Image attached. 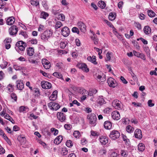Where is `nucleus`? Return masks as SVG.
<instances>
[{"label": "nucleus", "instance_id": "nucleus-22", "mask_svg": "<svg viewBox=\"0 0 157 157\" xmlns=\"http://www.w3.org/2000/svg\"><path fill=\"white\" fill-rule=\"evenodd\" d=\"M87 59L94 64H97V62L96 61V57L94 56H93L92 57L89 56L87 57Z\"/></svg>", "mask_w": 157, "mask_h": 157}, {"label": "nucleus", "instance_id": "nucleus-59", "mask_svg": "<svg viewBox=\"0 0 157 157\" xmlns=\"http://www.w3.org/2000/svg\"><path fill=\"white\" fill-rule=\"evenodd\" d=\"M132 73H131V74L132 77L133 79L136 81H137V78L136 77V75L132 71Z\"/></svg>", "mask_w": 157, "mask_h": 157}, {"label": "nucleus", "instance_id": "nucleus-27", "mask_svg": "<svg viewBox=\"0 0 157 157\" xmlns=\"http://www.w3.org/2000/svg\"><path fill=\"white\" fill-rule=\"evenodd\" d=\"M57 91H54L52 94L49 97V99L50 100L52 101H55L56 98V94H57Z\"/></svg>", "mask_w": 157, "mask_h": 157}, {"label": "nucleus", "instance_id": "nucleus-31", "mask_svg": "<svg viewBox=\"0 0 157 157\" xmlns=\"http://www.w3.org/2000/svg\"><path fill=\"white\" fill-rule=\"evenodd\" d=\"M145 147L144 144L142 143H140L138 145V149L140 151H143L145 149Z\"/></svg>", "mask_w": 157, "mask_h": 157}, {"label": "nucleus", "instance_id": "nucleus-25", "mask_svg": "<svg viewBox=\"0 0 157 157\" xmlns=\"http://www.w3.org/2000/svg\"><path fill=\"white\" fill-rule=\"evenodd\" d=\"M32 90H33L35 96L38 97L40 95V92L39 89L37 88H34Z\"/></svg>", "mask_w": 157, "mask_h": 157}, {"label": "nucleus", "instance_id": "nucleus-26", "mask_svg": "<svg viewBox=\"0 0 157 157\" xmlns=\"http://www.w3.org/2000/svg\"><path fill=\"white\" fill-rule=\"evenodd\" d=\"M144 33L146 34H149L151 32V29L148 26H146L144 29Z\"/></svg>", "mask_w": 157, "mask_h": 157}, {"label": "nucleus", "instance_id": "nucleus-4", "mask_svg": "<svg viewBox=\"0 0 157 157\" xmlns=\"http://www.w3.org/2000/svg\"><path fill=\"white\" fill-rule=\"evenodd\" d=\"M53 33V31L52 30L45 31L41 36V39H48L50 37L52 36Z\"/></svg>", "mask_w": 157, "mask_h": 157}, {"label": "nucleus", "instance_id": "nucleus-14", "mask_svg": "<svg viewBox=\"0 0 157 157\" xmlns=\"http://www.w3.org/2000/svg\"><path fill=\"white\" fill-rule=\"evenodd\" d=\"M99 140L102 145H105L108 142V138L105 136H101L100 137Z\"/></svg>", "mask_w": 157, "mask_h": 157}, {"label": "nucleus", "instance_id": "nucleus-23", "mask_svg": "<svg viewBox=\"0 0 157 157\" xmlns=\"http://www.w3.org/2000/svg\"><path fill=\"white\" fill-rule=\"evenodd\" d=\"M63 139V136H57L54 140V143L56 144H60L62 141Z\"/></svg>", "mask_w": 157, "mask_h": 157}, {"label": "nucleus", "instance_id": "nucleus-44", "mask_svg": "<svg viewBox=\"0 0 157 157\" xmlns=\"http://www.w3.org/2000/svg\"><path fill=\"white\" fill-rule=\"evenodd\" d=\"M8 63L6 61H3L2 64L0 65V67L2 69H4L6 67Z\"/></svg>", "mask_w": 157, "mask_h": 157}, {"label": "nucleus", "instance_id": "nucleus-42", "mask_svg": "<svg viewBox=\"0 0 157 157\" xmlns=\"http://www.w3.org/2000/svg\"><path fill=\"white\" fill-rule=\"evenodd\" d=\"M121 154L122 156L124 157H126L128 155V152L125 150H122L121 151Z\"/></svg>", "mask_w": 157, "mask_h": 157}, {"label": "nucleus", "instance_id": "nucleus-45", "mask_svg": "<svg viewBox=\"0 0 157 157\" xmlns=\"http://www.w3.org/2000/svg\"><path fill=\"white\" fill-rule=\"evenodd\" d=\"M42 3L43 7L46 9L48 8V6L47 3V1L45 0H41Z\"/></svg>", "mask_w": 157, "mask_h": 157}, {"label": "nucleus", "instance_id": "nucleus-21", "mask_svg": "<svg viewBox=\"0 0 157 157\" xmlns=\"http://www.w3.org/2000/svg\"><path fill=\"white\" fill-rule=\"evenodd\" d=\"M11 42V40H4L3 43L5 45L6 48L8 49L11 47L10 43Z\"/></svg>", "mask_w": 157, "mask_h": 157}, {"label": "nucleus", "instance_id": "nucleus-34", "mask_svg": "<svg viewBox=\"0 0 157 157\" xmlns=\"http://www.w3.org/2000/svg\"><path fill=\"white\" fill-rule=\"evenodd\" d=\"M54 76L58 78L63 79V76L62 75L58 72H55L53 74Z\"/></svg>", "mask_w": 157, "mask_h": 157}, {"label": "nucleus", "instance_id": "nucleus-5", "mask_svg": "<svg viewBox=\"0 0 157 157\" xmlns=\"http://www.w3.org/2000/svg\"><path fill=\"white\" fill-rule=\"evenodd\" d=\"M48 106L51 109L55 110H57L60 107V106L58 103L53 102H49Z\"/></svg>", "mask_w": 157, "mask_h": 157}, {"label": "nucleus", "instance_id": "nucleus-61", "mask_svg": "<svg viewBox=\"0 0 157 157\" xmlns=\"http://www.w3.org/2000/svg\"><path fill=\"white\" fill-rule=\"evenodd\" d=\"M94 49L96 50V52H98V55H100V54H101L102 51L101 49H100L96 47L94 48Z\"/></svg>", "mask_w": 157, "mask_h": 157}, {"label": "nucleus", "instance_id": "nucleus-40", "mask_svg": "<svg viewBox=\"0 0 157 157\" xmlns=\"http://www.w3.org/2000/svg\"><path fill=\"white\" fill-rule=\"evenodd\" d=\"M144 50L147 54V56L149 58L150 57V50L147 47H145Z\"/></svg>", "mask_w": 157, "mask_h": 157}, {"label": "nucleus", "instance_id": "nucleus-11", "mask_svg": "<svg viewBox=\"0 0 157 157\" xmlns=\"http://www.w3.org/2000/svg\"><path fill=\"white\" fill-rule=\"evenodd\" d=\"M107 82L110 87H114L117 85L115 79L112 78H109L107 80Z\"/></svg>", "mask_w": 157, "mask_h": 157}, {"label": "nucleus", "instance_id": "nucleus-9", "mask_svg": "<svg viewBox=\"0 0 157 157\" xmlns=\"http://www.w3.org/2000/svg\"><path fill=\"white\" fill-rule=\"evenodd\" d=\"M121 102L117 100H115L112 102V105L116 109L119 110L121 109Z\"/></svg>", "mask_w": 157, "mask_h": 157}, {"label": "nucleus", "instance_id": "nucleus-28", "mask_svg": "<svg viewBox=\"0 0 157 157\" xmlns=\"http://www.w3.org/2000/svg\"><path fill=\"white\" fill-rule=\"evenodd\" d=\"M6 89L8 92L11 93L14 90V85L10 84L7 86Z\"/></svg>", "mask_w": 157, "mask_h": 157}, {"label": "nucleus", "instance_id": "nucleus-62", "mask_svg": "<svg viewBox=\"0 0 157 157\" xmlns=\"http://www.w3.org/2000/svg\"><path fill=\"white\" fill-rule=\"evenodd\" d=\"M120 79L122 81V82L124 84H126L128 83L127 81L125 79L123 76H121Z\"/></svg>", "mask_w": 157, "mask_h": 157}, {"label": "nucleus", "instance_id": "nucleus-35", "mask_svg": "<svg viewBox=\"0 0 157 157\" xmlns=\"http://www.w3.org/2000/svg\"><path fill=\"white\" fill-rule=\"evenodd\" d=\"M98 6L101 8L103 9L105 7L106 4L105 2L102 1H100L98 2Z\"/></svg>", "mask_w": 157, "mask_h": 157}, {"label": "nucleus", "instance_id": "nucleus-18", "mask_svg": "<svg viewBox=\"0 0 157 157\" xmlns=\"http://www.w3.org/2000/svg\"><path fill=\"white\" fill-rule=\"evenodd\" d=\"M15 21L14 18L13 17H10L7 19L6 20V23L8 25H12Z\"/></svg>", "mask_w": 157, "mask_h": 157}, {"label": "nucleus", "instance_id": "nucleus-46", "mask_svg": "<svg viewBox=\"0 0 157 157\" xmlns=\"http://www.w3.org/2000/svg\"><path fill=\"white\" fill-rule=\"evenodd\" d=\"M30 3L32 5L35 6H37L39 4V2L37 1L31 0Z\"/></svg>", "mask_w": 157, "mask_h": 157}, {"label": "nucleus", "instance_id": "nucleus-60", "mask_svg": "<svg viewBox=\"0 0 157 157\" xmlns=\"http://www.w3.org/2000/svg\"><path fill=\"white\" fill-rule=\"evenodd\" d=\"M87 142V141L85 138H83L81 140V144L83 145H85Z\"/></svg>", "mask_w": 157, "mask_h": 157}, {"label": "nucleus", "instance_id": "nucleus-32", "mask_svg": "<svg viewBox=\"0 0 157 157\" xmlns=\"http://www.w3.org/2000/svg\"><path fill=\"white\" fill-rule=\"evenodd\" d=\"M98 103L100 105H102L105 103V102L102 97H99L98 100Z\"/></svg>", "mask_w": 157, "mask_h": 157}, {"label": "nucleus", "instance_id": "nucleus-47", "mask_svg": "<svg viewBox=\"0 0 157 157\" xmlns=\"http://www.w3.org/2000/svg\"><path fill=\"white\" fill-rule=\"evenodd\" d=\"M66 144L67 147H72L73 145L72 141L70 140H67L66 143Z\"/></svg>", "mask_w": 157, "mask_h": 157}, {"label": "nucleus", "instance_id": "nucleus-57", "mask_svg": "<svg viewBox=\"0 0 157 157\" xmlns=\"http://www.w3.org/2000/svg\"><path fill=\"white\" fill-rule=\"evenodd\" d=\"M5 140L6 141L7 143L10 145H11V143L10 141V140L7 137L6 135L5 137H3Z\"/></svg>", "mask_w": 157, "mask_h": 157}, {"label": "nucleus", "instance_id": "nucleus-55", "mask_svg": "<svg viewBox=\"0 0 157 157\" xmlns=\"http://www.w3.org/2000/svg\"><path fill=\"white\" fill-rule=\"evenodd\" d=\"M64 128H65L67 130H70L71 128V126L70 124H66L64 125Z\"/></svg>", "mask_w": 157, "mask_h": 157}, {"label": "nucleus", "instance_id": "nucleus-12", "mask_svg": "<svg viewBox=\"0 0 157 157\" xmlns=\"http://www.w3.org/2000/svg\"><path fill=\"white\" fill-rule=\"evenodd\" d=\"M42 63L44 67L46 69H48L50 67L51 64L50 62L46 59H43Z\"/></svg>", "mask_w": 157, "mask_h": 157}, {"label": "nucleus", "instance_id": "nucleus-10", "mask_svg": "<svg viewBox=\"0 0 157 157\" xmlns=\"http://www.w3.org/2000/svg\"><path fill=\"white\" fill-rule=\"evenodd\" d=\"M18 31L17 27L15 25H13L9 29V32L10 35H16Z\"/></svg>", "mask_w": 157, "mask_h": 157}, {"label": "nucleus", "instance_id": "nucleus-13", "mask_svg": "<svg viewBox=\"0 0 157 157\" xmlns=\"http://www.w3.org/2000/svg\"><path fill=\"white\" fill-rule=\"evenodd\" d=\"M16 86L18 90H22L24 88V84L21 80H18L16 81Z\"/></svg>", "mask_w": 157, "mask_h": 157}, {"label": "nucleus", "instance_id": "nucleus-15", "mask_svg": "<svg viewBox=\"0 0 157 157\" xmlns=\"http://www.w3.org/2000/svg\"><path fill=\"white\" fill-rule=\"evenodd\" d=\"M112 117L113 119L115 120H118L120 118V113L117 111H114L112 113Z\"/></svg>", "mask_w": 157, "mask_h": 157}, {"label": "nucleus", "instance_id": "nucleus-49", "mask_svg": "<svg viewBox=\"0 0 157 157\" xmlns=\"http://www.w3.org/2000/svg\"><path fill=\"white\" fill-rule=\"evenodd\" d=\"M72 31L73 33H76L77 34H79V31L78 29L76 27H74L72 29Z\"/></svg>", "mask_w": 157, "mask_h": 157}, {"label": "nucleus", "instance_id": "nucleus-50", "mask_svg": "<svg viewBox=\"0 0 157 157\" xmlns=\"http://www.w3.org/2000/svg\"><path fill=\"white\" fill-rule=\"evenodd\" d=\"M123 140L125 142L128 143L129 142V140L128 139L126 136L124 134L122 135Z\"/></svg>", "mask_w": 157, "mask_h": 157}, {"label": "nucleus", "instance_id": "nucleus-41", "mask_svg": "<svg viewBox=\"0 0 157 157\" xmlns=\"http://www.w3.org/2000/svg\"><path fill=\"white\" fill-rule=\"evenodd\" d=\"M63 26V24L60 21H58L55 25V28L57 29Z\"/></svg>", "mask_w": 157, "mask_h": 157}, {"label": "nucleus", "instance_id": "nucleus-19", "mask_svg": "<svg viewBox=\"0 0 157 157\" xmlns=\"http://www.w3.org/2000/svg\"><path fill=\"white\" fill-rule=\"evenodd\" d=\"M104 126L105 129H110L112 128V124L110 121H106L104 122Z\"/></svg>", "mask_w": 157, "mask_h": 157}, {"label": "nucleus", "instance_id": "nucleus-63", "mask_svg": "<svg viewBox=\"0 0 157 157\" xmlns=\"http://www.w3.org/2000/svg\"><path fill=\"white\" fill-rule=\"evenodd\" d=\"M13 67L16 70H20L21 69V67L17 65H14L13 66Z\"/></svg>", "mask_w": 157, "mask_h": 157}, {"label": "nucleus", "instance_id": "nucleus-7", "mask_svg": "<svg viewBox=\"0 0 157 157\" xmlns=\"http://www.w3.org/2000/svg\"><path fill=\"white\" fill-rule=\"evenodd\" d=\"M41 85L42 88L44 89H48L51 88L52 87V85L49 82L43 81L41 82Z\"/></svg>", "mask_w": 157, "mask_h": 157}, {"label": "nucleus", "instance_id": "nucleus-20", "mask_svg": "<svg viewBox=\"0 0 157 157\" xmlns=\"http://www.w3.org/2000/svg\"><path fill=\"white\" fill-rule=\"evenodd\" d=\"M79 68L86 72H87L89 71V69L87 68L86 64L82 63L79 64Z\"/></svg>", "mask_w": 157, "mask_h": 157}, {"label": "nucleus", "instance_id": "nucleus-58", "mask_svg": "<svg viewBox=\"0 0 157 157\" xmlns=\"http://www.w3.org/2000/svg\"><path fill=\"white\" fill-rule=\"evenodd\" d=\"M135 26L139 29H141V25L139 23L136 22L135 23Z\"/></svg>", "mask_w": 157, "mask_h": 157}, {"label": "nucleus", "instance_id": "nucleus-24", "mask_svg": "<svg viewBox=\"0 0 157 157\" xmlns=\"http://www.w3.org/2000/svg\"><path fill=\"white\" fill-rule=\"evenodd\" d=\"M27 52L28 55L32 56L34 53V49L32 47L28 48L27 49Z\"/></svg>", "mask_w": 157, "mask_h": 157}, {"label": "nucleus", "instance_id": "nucleus-33", "mask_svg": "<svg viewBox=\"0 0 157 157\" xmlns=\"http://www.w3.org/2000/svg\"><path fill=\"white\" fill-rule=\"evenodd\" d=\"M126 130L127 132L131 133L133 132L134 128L130 125H128L126 127Z\"/></svg>", "mask_w": 157, "mask_h": 157}, {"label": "nucleus", "instance_id": "nucleus-16", "mask_svg": "<svg viewBox=\"0 0 157 157\" xmlns=\"http://www.w3.org/2000/svg\"><path fill=\"white\" fill-rule=\"evenodd\" d=\"M134 135L136 138L139 139L141 138L142 135L141 130L139 129H136L135 131Z\"/></svg>", "mask_w": 157, "mask_h": 157}, {"label": "nucleus", "instance_id": "nucleus-51", "mask_svg": "<svg viewBox=\"0 0 157 157\" xmlns=\"http://www.w3.org/2000/svg\"><path fill=\"white\" fill-rule=\"evenodd\" d=\"M132 42L134 46L137 49H139V48L140 47L138 44V43L135 40H133L132 41Z\"/></svg>", "mask_w": 157, "mask_h": 157}, {"label": "nucleus", "instance_id": "nucleus-2", "mask_svg": "<svg viewBox=\"0 0 157 157\" xmlns=\"http://www.w3.org/2000/svg\"><path fill=\"white\" fill-rule=\"evenodd\" d=\"M109 136L112 140H115L120 137V133L117 131L113 130L111 132Z\"/></svg>", "mask_w": 157, "mask_h": 157}, {"label": "nucleus", "instance_id": "nucleus-1", "mask_svg": "<svg viewBox=\"0 0 157 157\" xmlns=\"http://www.w3.org/2000/svg\"><path fill=\"white\" fill-rule=\"evenodd\" d=\"M87 119L89 120V123L92 126H94L96 124L97 117L94 113L88 115Z\"/></svg>", "mask_w": 157, "mask_h": 157}, {"label": "nucleus", "instance_id": "nucleus-37", "mask_svg": "<svg viewBox=\"0 0 157 157\" xmlns=\"http://www.w3.org/2000/svg\"><path fill=\"white\" fill-rule=\"evenodd\" d=\"M68 153V150L66 147H63L62 148L61 154L62 155H65Z\"/></svg>", "mask_w": 157, "mask_h": 157}, {"label": "nucleus", "instance_id": "nucleus-64", "mask_svg": "<svg viewBox=\"0 0 157 157\" xmlns=\"http://www.w3.org/2000/svg\"><path fill=\"white\" fill-rule=\"evenodd\" d=\"M117 154L115 152H113L110 155V157H117Z\"/></svg>", "mask_w": 157, "mask_h": 157}, {"label": "nucleus", "instance_id": "nucleus-29", "mask_svg": "<svg viewBox=\"0 0 157 157\" xmlns=\"http://www.w3.org/2000/svg\"><path fill=\"white\" fill-rule=\"evenodd\" d=\"M56 17L58 20L62 21H64L65 19V16L62 13L58 14Z\"/></svg>", "mask_w": 157, "mask_h": 157}, {"label": "nucleus", "instance_id": "nucleus-17", "mask_svg": "<svg viewBox=\"0 0 157 157\" xmlns=\"http://www.w3.org/2000/svg\"><path fill=\"white\" fill-rule=\"evenodd\" d=\"M57 117L61 121H64L66 119L65 114L62 112H58L57 114Z\"/></svg>", "mask_w": 157, "mask_h": 157}, {"label": "nucleus", "instance_id": "nucleus-43", "mask_svg": "<svg viewBox=\"0 0 157 157\" xmlns=\"http://www.w3.org/2000/svg\"><path fill=\"white\" fill-rule=\"evenodd\" d=\"M73 135L75 138H77L79 137L80 135V133L78 131H75L74 132Z\"/></svg>", "mask_w": 157, "mask_h": 157}, {"label": "nucleus", "instance_id": "nucleus-6", "mask_svg": "<svg viewBox=\"0 0 157 157\" xmlns=\"http://www.w3.org/2000/svg\"><path fill=\"white\" fill-rule=\"evenodd\" d=\"M62 35L64 37H66L70 34V31L68 28L67 26L64 27L61 30Z\"/></svg>", "mask_w": 157, "mask_h": 157}, {"label": "nucleus", "instance_id": "nucleus-30", "mask_svg": "<svg viewBox=\"0 0 157 157\" xmlns=\"http://www.w3.org/2000/svg\"><path fill=\"white\" fill-rule=\"evenodd\" d=\"M116 14L114 13H110L109 15V19L111 21L114 20L116 17Z\"/></svg>", "mask_w": 157, "mask_h": 157}, {"label": "nucleus", "instance_id": "nucleus-52", "mask_svg": "<svg viewBox=\"0 0 157 157\" xmlns=\"http://www.w3.org/2000/svg\"><path fill=\"white\" fill-rule=\"evenodd\" d=\"M6 2H3L2 0H0V8H4Z\"/></svg>", "mask_w": 157, "mask_h": 157}, {"label": "nucleus", "instance_id": "nucleus-56", "mask_svg": "<svg viewBox=\"0 0 157 157\" xmlns=\"http://www.w3.org/2000/svg\"><path fill=\"white\" fill-rule=\"evenodd\" d=\"M11 97L12 99H13L15 101H17V96L14 93H12L11 94Z\"/></svg>", "mask_w": 157, "mask_h": 157}, {"label": "nucleus", "instance_id": "nucleus-48", "mask_svg": "<svg viewBox=\"0 0 157 157\" xmlns=\"http://www.w3.org/2000/svg\"><path fill=\"white\" fill-rule=\"evenodd\" d=\"M111 53L109 52H107L106 55V58L105 60L107 61H109L111 59Z\"/></svg>", "mask_w": 157, "mask_h": 157}, {"label": "nucleus", "instance_id": "nucleus-36", "mask_svg": "<svg viewBox=\"0 0 157 157\" xmlns=\"http://www.w3.org/2000/svg\"><path fill=\"white\" fill-rule=\"evenodd\" d=\"M148 15L151 17H153L155 16V13L154 11L151 10L148 11Z\"/></svg>", "mask_w": 157, "mask_h": 157}, {"label": "nucleus", "instance_id": "nucleus-8", "mask_svg": "<svg viewBox=\"0 0 157 157\" xmlns=\"http://www.w3.org/2000/svg\"><path fill=\"white\" fill-rule=\"evenodd\" d=\"M77 25L81 32L85 33L86 30L85 25L82 21H78L77 23Z\"/></svg>", "mask_w": 157, "mask_h": 157}, {"label": "nucleus", "instance_id": "nucleus-3", "mask_svg": "<svg viewBox=\"0 0 157 157\" xmlns=\"http://www.w3.org/2000/svg\"><path fill=\"white\" fill-rule=\"evenodd\" d=\"M17 47H18L21 51H24L27 46L26 43L22 40L18 41L16 44Z\"/></svg>", "mask_w": 157, "mask_h": 157}, {"label": "nucleus", "instance_id": "nucleus-54", "mask_svg": "<svg viewBox=\"0 0 157 157\" xmlns=\"http://www.w3.org/2000/svg\"><path fill=\"white\" fill-rule=\"evenodd\" d=\"M152 101L151 100H149L148 101L147 104L149 106L151 107L154 105V104L152 103Z\"/></svg>", "mask_w": 157, "mask_h": 157}, {"label": "nucleus", "instance_id": "nucleus-53", "mask_svg": "<svg viewBox=\"0 0 157 157\" xmlns=\"http://www.w3.org/2000/svg\"><path fill=\"white\" fill-rule=\"evenodd\" d=\"M44 26L42 25H40L38 29V31L39 32H41L44 30Z\"/></svg>", "mask_w": 157, "mask_h": 157}, {"label": "nucleus", "instance_id": "nucleus-39", "mask_svg": "<svg viewBox=\"0 0 157 157\" xmlns=\"http://www.w3.org/2000/svg\"><path fill=\"white\" fill-rule=\"evenodd\" d=\"M48 16V14L45 12H42L40 14V17L41 18L45 19Z\"/></svg>", "mask_w": 157, "mask_h": 157}, {"label": "nucleus", "instance_id": "nucleus-38", "mask_svg": "<svg viewBox=\"0 0 157 157\" xmlns=\"http://www.w3.org/2000/svg\"><path fill=\"white\" fill-rule=\"evenodd\" d=\"M103 77L100 75H98L97 77V78L99 80L98 81H101V82H103L105 80V76L104 75H103Z\"/></svg>", "mask_w": 157, "mask_h": 157}]
</instances>
